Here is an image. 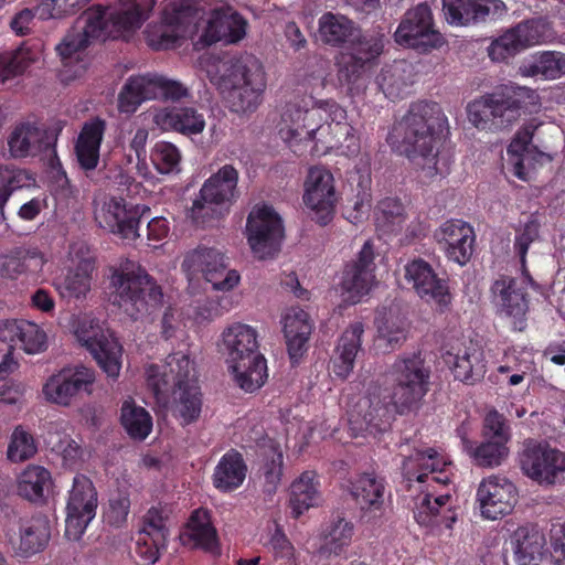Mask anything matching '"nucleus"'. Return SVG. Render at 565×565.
I'll return each mask as SVG.
<instances>
[{
    "label": "nucleus",
    "mask_w": 565,
    "mask_h": 565,
    "mask_svg": "<svg viewBox=\"0 0 565 565\" xmlns=\"http://www.w3.org/2000/svg\"><path fill=\"white\" fill-rule=\"evenodd\" d=\"M157 0H132L126 10L108 12L103 6H93L79 15L72 29L56 46L62 60L72 58L93 41H105L114 32L138 29L150 17Z\"/></svg>",
    "instance_id": "f257e3e1"
},
{
    "label": "nucleus",
    "mask_w": 565,
    "mask_h": 565,
    "mask_svg": "<svg viewBox=\"0 0 565 565\" xmlns=\"http://www.w3.org/2000/svg\"><path fill=\"white\" fill-rule=\"evenodd\" d=\"M447 125L440 106L434 102L413 104L398 124L403 130L402 152L417 167L422 177L430 180L444 173L438 157L439 134Z\"/></svg>",
    "instance_id": "f03ea898"
},
{
    "label": "nucleus",
    "mask_w": 565,
    "mask_h": 565,
    "mask_svg": "<svg viewBox=\"0 0 565 565\" xmlns=\"http://www.w3.org/2000/svg\"><path fill=\"white\" fill-rule=\"evenodd\" d=\"M147 383L157 397H166L170 392L173 394V414L182 425L198 420L202 411V393L189 355L175 352L167 356L163 365H150Z\"/></svg>",
    "instance_id": "7ed1b4c3"
},
{
    "label": "nucleus",
    "mask_w": 565,
    "mask_h": 565,
    "mask_svg": "<svg viewBox=\"0 0 565 565\" xmlns=\"http://www.w3.org/2000/svg\"><path fill=\"white\" fill-rule=\"evenodd\" d=\"M226 362L235 383L247 393L259 390L268 379L267 361L259 352L257 332L245 323H233L223 333Z\"/></svg>",
    "instance_id": "20e7f679"
},
{
    "label": "nucleus",
    "mask_w": 565,
    "mask_h": 565,
    "mask_svg": "<svg viewBox=\"0 0 565 565\" xmlns=\"http://www.w3.org/2000/svg\"><path fill=\"white\" fill-rule=\"evenodd\" d=\"M110 299L132 319L149 313L162 302V290L140 265L126 260L114 269L110 277Z\"/></svg>",
    "instance_id": "39448f33"
},
{
    "label": "nucleus",
    "mask_w": 565,
    "mask_h": 565,
    "mask_svg": "<svg viewBox=\"0 0 565 565\" xmlns=\"http://www.w3.org/2000/svg\"><path fill=\"white\" fill-rule=\"evenodd\" d=\"M230 89L226 102L231 111L253 113L263 102L266 75L260 61L252 54H243L231 61L225 75Z\"/></svg>",
    "instance_id": "423d86ee"
},
{
    "label": "nucleus",
    "mask_w": 565,
    "mask_h": 565,
    "mask_svg": "<svg viewBox=\"0 0 565 565\" xmlns=\"http://www.w3.org/2000/svg\"><path fill=\"white\" fill-rule=\"evenodd\" d=\"M238 175L234 166L225 164L205 180L190 210V216L198 226L205 227L211 220L230 211L239 195Z\"/></svg>",
    "instance_id": "0eeeda50"
},
{
    "label": "nucleus",
    "mask_w": 565,
    "mask_h": 565,
    "mask_svg": "<svg viewBox=\"0 0 565 565\" xmlns=\"http://www.w3.org/2000/svg\"><path fill=\"white\" fill-rule=\"evenodd\" d=\"M391 402L399 414L414 411L428 392L430 371L419 354L403 356L393 365Z\"/></svg>",
    "instance_id": "6e6552de"
},
{
    "label": "nucleus",
    "mask_w": 565,
    "mask_h": 565,
    "mask_svg": "<svg viewBox=\"0 0 565 565\" xmlns=\"http://www.w3.org/2000/svg\"><path fill=\"white\" fill-rule=\"evenodd\" d=\"M520 462L524 475L540 486H565V452L548 443L526 440Z\"/></svg>",
    "instance_id": "1a4fd4ad"
},
{
    "label": "nucleus",
    "mask_w": 565,
    "mask_h": 565,
    "mask_svg": "<svg viewBox=\"0 0 565 565\" xmlns=\"http://www.w3.org/2000/svg\"><path fill=\"white\" fill-rule=\"evenodd\" d=\"M226 259L217 248L199 245L185 253L181 268L189 279L202 275L213 289L230 291L238 285L241 276L237 270L227 269Z\"/></svg>",
    "instance_id": "9d476101"
},
{
    "label": "nucleus",
    "mask_w": 565,
    "mask_h": 565,
    "mask_svg": "<svg viewBox=\"0 0 565 565\" xmlns=\"http://www.w3.org/2000/svg\"><path fill=\"white\" fill-rule=\"evenodd\" d=\"M324 119L319 108L307 107L303 99L289 102L277 124L278 135L295 153L301 154V146L313 142L316 134L323 128Z\"/></svg>",
    "instance_id": "9b49d317"
},
{
    "label": "nucleus",
    "mask_w": 565,
    "mask_h": 565,
    "mask_svg": "<svg viewBox=\"0 0 565 565\" xmlns=\"http://www.w3.org/2000/svg\"><path fill=\"white\" fill-rule=\"evenodd\" d=\"M284 236L282 220L271 206H256L249 212L246 237L256 258H274L280 250Z\"/></svg>",
    "instance_id": "f8f14e48"
},
{
    "label": "nucleus",
    "mask_w": 565,
    "mask_h": 565,
    "mask_svg": "<svg viewBox=\"0 0 565 565\" xmlns=\"http://www.w3.org/2000/svg\"><path fill=\"white\" fill-rule=\"evenodd\" d=\"M98 493L93 481L85 475L73 478L65 507L64 535L70 541H79L89 523L95 519Z\"/></svg>",
    "instance_id": "ddd939ff"
},
{
    "label": "nucleus",
    "mask_w": 565,
    "mask_h": 565,
    "mask_svg": "<svg viewBox=\"0 0 565 565\" xmlns=\"http://www.w3.org/2000/svg\"><path fill=\"white\" fill-rule=\"evenodd\" d=\"M552 36L547 22L530 19L503 31L488 46L493 62L504 63L527 47L546 42Z\"/></svg>",
    "instance_id": "4468645a"
},
{
    "label": "nucleus",
    "mask_w": 565,
    "mask_h": 565,
    "mask_svg": "<svg viewBox=\"0 0 565 565\" xmlns=\"http://www.w3.org/2000/svg\"><path fill=\"white\" fill-rule=\"evenodd\" d=\"M467 111L470 122L478 129H504L520 118L521 103L514 96L491 94L471 102Z\"/></svg>",
    "instance_id": "2eb2a0df"
},
{
    "label": "nucleus",
    "mask_w": 565,
    "mask_h": 565,
    "mask_svg": "<svg viewBox=\"0 0 565 565\" xmlns=\"http://www.w3.org/2000/svg\"><path fill=\"white\" fill-rule=\"evenodd\" d=\"M75 335L107 376L118 377L121 369L122 347L109 330L103 329L93 320L82 321Z\"/></svg>",
    "instance_id": "dca6fc26"
},
{
    "label": "nucleus",
    "mask_w": 565,
    "mask_h": 565,
    "mask_svg": "<svg viewBox=\"0 0 565 565\" xmlns=\"http://www.w3.org/2000/svg\"><path fill=\"white\" fill-rule=\"evenodd\" d=\"M394 38L398 44L424 51L439 47L444 43L441 34L434 29L431 11L426 3L405 13Z\"/></svg>",
    "instance_id": "f3484780"
},
{
    "label": "nucleus",
    "mask_w": 565,
    "mask_h": 565,
    "mask_svg": "<svg viewBox=\"0 0 565 565\" xmlns=\"http://www.w3.org/2000/svg\"><path fill=\"white\" fill-rule=\"evenodd\" d=\"M375 247L371 239H367L356 259L347 264L341 280L342 295L344 300L355 305L366 296L375 285Z\"/></svg>",
    "instance_id": "a211bd4d"
},
{
    "label": "nucleus",
    "mask_w": 565,
    "mask_h": 565,
    "mask_svg": "<svg viewBox=\"0 0 565 565\" xmlns=\"http://www.w3.org/2000/svg\"><path fill=\"white\" fill-rule=\"evenodd\" d=\"M492 299L500 313L509 319L514 330L523 331L526 327L529 300L525 279L501 276L491 286Z\"/></svg>",
    "instance_id": "6ab92c4d"
},
{
    "label": "nucleus",
    "mask_w": 565,
    "mask_h": 565,
    "mask_svg": "<svg viewBox=\"0 0 565 565\" xmlns=\"http://www.w3.org/2000/svg\"><path fill=\"white\" fill-rule=\"evenodd\" d=\"M303 202L312 212V220L321 226L329 224L337 202L333 175L322 168H311L306 180Z\"/></svg>",
    "instance_id": "aec40b11"
},
{
    "label": "nucleus",
    "mask_w": 565,
    "mask_h": 565,
    "mask_svg": "<svg viewBox=\"0 0 565 565\" xmlns=\"http://www.w3.org/2000/svg\"><path fill=\"white\" fill-rule=\"evenodd\" d=\"M150 213V207L140 204H128L122 198H111L105 203L102 213L96 216L100 227L128 241L139 236L141 218Z\"/></svg>",
    "instance_id": "412c9836"
},
{
    "label": "nucleus",
    "mask_w": 565,
    "mask_h": 565,
    "mask_svg": "<svg viewBox=\"0 0 565 565\" xmlns=\"http://www.w3.org/2000/svg\"><path fill=\"white\" fill-rule=\"evenodd\" d=\"M518 500V491L508 478L492 475L484 478L477 489V502L481 515L497 520L509 514Z\"/></svg>",
    "instance_id": "4be33fe9"
},
{
    "label": "nucleus",
    "mask_w": 565,
    "mask_h": 565,
    "mask_svg": "<svg viewBox=\"0 0 565 565\" xmlns=\"http://www.w3.org/2000/svg\"><path fill=\"white\" fill-rule=\"evenodd\" d=\"M94 382L95 371L93 369L83 365L63 369L47 380L43 393L49 401L66 406L79 393L90 394Z\"/></svg>",
    "instance_id": "5701e85b"
},
{
    "label": "nucleus",
    "mask_w": 565,
    "mask_h": 565,
    "mask_svg": "<svg viewBox=\"0 0 565 565\" xmlns=\"http://www.w3.org/2000/svg\"><path fill=\"white\" fill-rule=\"evenodd\" d=\"M541 124L532 120L518 130L511 143L508 147V162L512 167V172L520 180L527 181L539 158L546 153L540 150L541 145H533L535 132L541 128Z\"/></svg>",
    "instance_id": "b1692460"
},
{
    "label": "nucleus",
    "mask_w": 565,
    "mask_h": 565,
    "mask_svg": "<svg viewBox=\"0 0 565 565\" xmlns=\"http://www.w3.org/2000/svg\"><path fill=\"white\" fill-rule=\"evenodd\" d=\"M448 23L471 25L503 17L508 8L502 0H443Z\"/></svg>",
    "instance_id": "393cba45"
},
{
    "label": "nucleus",
    "mask_w": 565,
    "mask_h": 565,
    "mask_svg": "<svg viewBox=\"0 0 565 565\" xmlns=\"http://www.w3.org/2000/svg\"><path fill=\"white\" fill-rule=\"evenodd\" d=\"M60 129H41L30 122H22L14 127L8 138L10 156L22 159L47 152L55 148Z\"/></svg>",
    "instance_id": "a878e982"
},
{
    "label": "nucleus",
    "mask_w": 565,
    "mask_h": 565,
    "mask_svg": "<svg viewBox=\"0 0 565 565\" xmlns=\"http://www.w3.org/2000/svg\"><path fill=\"white\" fill-rule=\"evenodd\" d=\"M435 238L450 260L459 265L469 262L476 237L468 223L461 220L446 221L435 232Z\"/></svg>",
    "instance_id": "bb28decb"
},
{
    "label": "nucleus",
    "mask_w": 565,
    "mask_h": 565,
    "mask_svg": "<svg viewBox=\"0 0 565 565\" xmlns=\"http://www.w3.org/2000/svg\"><path fill=\"white\" fill-rule=\"evenodd\" d=\"M405 277L420 298L434 301L441 310L450 303L451 296L446 281L437 277L427 262L418 258L408 263Z\"/></svg>",
    "instance_id": "cd10ccee"
},
{
    "label": "nucleus",
    "mask_w": 565,
    "mask_h": 565,
    "mask_svg": "<svg viewBox=\"0 0 565 565\" xmlns=\"http://www.w3.org/2000/svg\"><path fill=\"white\" fill-rule=\"evenodd\" d=\"M154 121L163 130L186 137L202 134L206 126L204 114L193 106L167 107L156 114Z\"/></svg>",
    "instance_id": "c85d7f7f"
},
{
    "label": "nucleus",
    "mask_w": 565,
    "mask_h": 565,
    "mask_svg": "<svg viewBox=\"0 0 565 565\" xmlns=\"http://www.w3.org/2000/svg\"><path fill=\"white\" fill-rule=\"evenodd\" d=\"M312 331L309 315L302 309H292L284 318V335L291 364H297L308 351Z\"/></svg>",
    "instance_id": "c756f323"
},
{
    "label": "nucleus",
    "mask_w": 565,
    "mask_h": 565,
    "mask_svg": "<svg viewBox=\"0 0 565 565\" xmlns=\"http://www.w3.org/2000/svg\"><path fill=\"white\" fill-rule=\"evenodd\" d=\"M248 472L242 452L231 448L218 460L212 475V483L222 493L237 490L245 481Z\"/></svg>",
    "instance_id": "7c9ffc66"
},
{
    "label": "nucleus",
    "mask_w": 565,
    "mask_h": 565,
    "mask_svg": "<svg viewBox=\"0 0 565 565\" xmlns=\"http://www.w3.org/2000/svg\"><path fill=\"white\" fill-rule=\"evenodd\" d=\"M545 535L533 524L519 526L512 535L514 559L518 565H541L545 555Z\"/></svg>",
    "instance_id": "2f4dec72"
},
{
    "label": "nucleus",
    "mask_w": 565,
    "mask_h": 565,
    "mask_svg": "<svg viewBox=\"0 0 565 565\" xmlns=\"http://www.w3.org/2000/svg\"><path fill=\"white\" fill-rule=\"evenodd\" d=\"M363 324L355 322L350 324L341 334L331 360L332 372L337 377L345 380L354 369L355 359L361 350Z\"/></svg>",
    "instance_id": "473e14b6"
},
{
    "label": "nucleus",
    "mask_w": 565,
    "mask_h": 565,
    "mask_svg": "<svg viewBox=\"0 0 565 565\" xmlns=\"http://www.w3.org/2000/svg\"><path fill=\"white\" fill-rule=\"evenodd\" d=\"M19 555L30 557L42 552L47 546L51 537L49 519L42 514L21 518L19 520Z\"/></svg>",
    "instance_id": "72a5a7b5"
},
{
    "label": "nucleus",
    "mask_w": 565,
    "mask_h": 565,
    "mask_svg": "<svg viewBox=\"0 0 565 565\" xmlns=\"http://www.w3.org/2000/svg\"><path fill=\"white\" fill-rule=\"evenodd\" d=\"M320 482L313 470L303 471L290 484L289 508L294 519L300 518L320 501Z\"/></svg>",
    "instance_id": "f704fd0d"
},
{
    "label": "nucleus",
    "mask_w": 565,
    "mask_h": 565,
    "mask_svg": "<svg viewBox=\"0 0 565 565\" xmlns=\"http://www.w3.org/2000/svg\"><path fill=\"white\" fill-rule=\"evenodd\" d=\"M446 462L439 458L437 452L429 448L423 451H416L403 461V475L408 482L416 480L419 483L434 481L446 483L448 477L429 476L437 471L443 472Z\"/></svg>",
    "instance_id": "c9c22d12"
},
{
    "label": "nucleus",
    "mask_w": 565,
    "mask_h": 565,
    "mask_svg": "<svg viewBox=\"0 0 565 565\" xmlns=\"http://www.w3.org/2000/svg\"><path fill=\"white\" fill-rule=\"evenodd\" d=\"M247 20L238 12L209 21L201 40L206 45L217 42L234 44L243 40L247 31Z\"/></svg>",
    "instance_id": "e433bc0d"
},
{
    "label": "nucleus",
    "mask_w": 565,
    "mask_h": 565,
    "mask_svg": "<svg viewBox=\"0 0 565 565\" xmlns=\"http://www.w3.org/2000/svg\"><path fill=\"white\" fill-rule=\"evenodd\" d=\"M42 55V44L39 40L24 41L12 51L0 53V79L6 81L21 75Z\"/></svg>",
    "instance_id": "4c0bfd02"
},
{
    "label": "nucleus",
    "mask_w": 565,
    "mask_h": 565,
    "mask_svg": "<svg viewBox=\"0 0 565 565\" xmlns=\"http://www.w3.org/2000/svg\"><path fill=\"white\" fill-rule=\"evenodd\" d=\"M184 545L213 551L217 546V533L206 510H194L180 535Z\"/></svg>",
    "instance_id": "58836bf2"
},
{
    "label": "nucleus",
    "mask_w": 565,
    "mask_h": 565,
    "mask_svg": "<svg viewBox=\"0 0 565 565\" xmlns=\"http://www.w3.org/2000/svg\"><path fill=\"white\" fill-rule=\"evenodd\" d=\"M156 99L151 74L132 75L122 85L117 107L119 113L131 115L147 100Z\"/></svg>",
    "instance_id": "ea45409f"
},
{
    "label": "nucleus",
    "mask_w": 565,
    "mask_h": 565,
    "mask_svg": "<svg viewBox=\"0 0 565 565\" xmlns=\"http://www.w3.org/2000/svg\"><path fill=\"white\" fill-rule=\"evenodd\" d=\"M449 501L450 495L448 494L433 497L429 492H422L415 498V520L424 526H435L445 523L447 527H450L455 518L441 515L444 511L450 510Z\"/></svg>",
    "instance_id": "a19ab883"
},
{
    "label": "nucleus",
    "mask_w": 565,
    "mask_h": 565,
    "mask_svg": "<svg viewBox=\"0 0 565 565\" xmlns=\"http://www.w3.org/2000/svg\"><path fill=\"white\" fill-rule=\"evenodd\" d=\"M199 7L195 0H172L162 4L161 23L188 34L199 19Z\"/></svg>",
    "instance_id": "79ce46f5"
},
{
    "label": "nucleus",
    "mask_w": 565,
    "mask_h": 565,
    "mask_svg": "<svg viewBox=\"0 0 565 565\" xmlns=\"http://www.w3.org/2000/svg\"><path fill=\"white\" fill-rule=\"evenodd\" d=\"M51 484L52 476L47 469L30 465L19 476L18 493L32 503H42Z\"/></svg>",
    "instance_id": "37998d69"
},
{
    "label": "nucleus",
    "mask_w": 565,
    "mask_h": 565,
    "mask_svg": "<svg viewBox=\"0 0 565 565\" xmlns=\"http://www.w3.org/2000/svg\"><path fill=\"white\" fill-rule=\"evenodd\" d=\"M450 362L455 377L466 384L472 385L486 374L483 352L476 345L457 353Z\"/></svg>",
    "instance_id": "c03bdc74"
},
{
    "label": "nucleus",
    "mask_w": 565,
    "mask_h": 565,
    "mask_svg": "<svg viewBox=\"0 0 565 565\" xmlns=\"http://www.w3.org/2000/svg\"><path fill=\"white\" fill-rule=\"evenodd\" d=\"M45 264L44 255L36 248H15L1 263V273L8 278H15L24 273L41 271Z\"/></svg>",
    "instance_id": "a18cd8bd"
},
{
    "label": "nucleus",
    "mask_w": 565,
    "mask_h": 565,
    "mask_svg": "<svg viewBox=\"0 0 565 565\" xmlns=\"http://www.w3.org/2000/svg\"><path fill=\"white\" fill-rule=\"evenodd\" d=\"M507 441L484 438L476 446L473 441L462 437L463 450L472 458L473 462L483 468H493L500 466L508 457L509 449Z\"/></svg>",
    "instance_id": "49530a36"
},
{
    "label": "nucleus",
    "mask_w": 565,
    "mask_h": 565,
    "mask_svg": "<svg viewBox=\"0 0 565 565\" xmlns=\"http://www.w3.org/2000/svg\"><path fill=\"white\" fill-rule=\"evenodd\" d=\"M318 32L324 44L339 47L353 39L354 24L341 14L323 13L318 21Z\"/></svg>",
    "instance_id": "de8ad7c7"
},
{
    "label": "nucleus",
    "mask_w": 565,
    "mask_h": 565,
    "mask_svg": "<svg viewBox=\"0 0 565 565\" xmlns=\"http://www.w3.org/2000/svg\"><path fill=\"white\" fill-rule=\"evenodd\" d=\"M93 266L82 260L75 268L67 270L64 277L55 279V287L63 298H82L90 290Z\"/></svg>",
    "instance_id": "09e8293b"
},
{
    "label": "nucleus",
    "mask_w": 565,
    "mask_h": 565,
    "mask_svg": "<svg viewBox=\"0 0 565 565\" xmlns=\"http://www.w3.org/2000/svg\"><path fill=\"white\" fill-rule=\"evenodd\" d=\"M354 526L344 518L335 516L323 530V544L320 547L321 555H341L350 545Z\"/></svg>",
    "instance_id": "8fccbe9b"
},
{
    "label": "nucleus",
    "mask_w": 565,
    "mask_h": 565,
    "mask_svg": "<svg viewBox=\"0 0 565 565\" xmlns=\"http://www.w3.org/2000/svg\"><path fill=\"white\" fill-rule=\"evenodd\" d=\"M522 76H542L546 79H555L565 75V53L545 51L530 63L520 66Z\"/></svg>",
    "instance_id": "3c124183"
},
{
    "label": "nucleus",
    "mask_w": 565,
    "mask_h": 565,
    "mask_svg": "<svg viewBox=\"0 0 565 565\" xmlns=\"http://www.w3.org/2000/svg\"><path fill=\"white\" fill-rule=\"evenodd\" d=\"M263 491L273 495L277 492L284 473V454L279 445H271L260 452Z\"/></svg>",
    "instance_id": "603ef678"
},
{
    "label": "nucleus",
    "mask_w": 565,
    "mask_h": 565,
    "mask_svg": "<svg viewBox=\"0 0 565 565\" xmlns=\"http://www.w3.org/2000/svg\"><path fill=\"white\" fill-rule=\"evenodd\" d=\"M120 423L130 438L145 440L152 430V417L141 406L132 401L124 402L120 412Z\"/></svg>",
    "instance_id": "864d4df0"
},
{
    "label": "nucleus",
    "mask_w": 565,
    "mask_h": 565,
    "mask_svg": "<svg viewBox=\"0 0 565 565\" xmlns=\"http://www.w3.org/2000/svg\"><path fill=\"white\" fill-rule=\"evenodd\" d=\"M35 179L25 169L12 164L0 166V223L6 220L4 206L12 193L30 186Z\"/></svg>",
    "instance_id": "5fc2aeb1"
},
{
    "label": "nucleus",
    "mask_w": 565,
    "mask_h": 565,
    "mask_svg": "<svg viewBox=\"0 0 565 565\" xmlns=\"http://www.w3.org/2000/svg\"><path fill=\"white\" fill-rule=\"evenodd\" d=\"M383 480L379 481L374 473H363L351 482L350 492L362 509L379 508L383 502Z\"/></svg>",
    "instance_id": "6e6d98bb"
},
{
    "label": "nucleus",
    "mask_w": 565,
    "mask_h": 565,
    "mask_svg": "<svg viewBox=\"0 0 565 565\" xmlns=\"http://www.w3.org/2000/svg\"><path fill=\"white\" fill-rule=\"evenodd\" d=\"M367 406L363 415L365 429L370 434H382L388 428V404L380 397H367L364 401Z\"/></svg>",
    "instance_id": "4d7b16f0"
},
{
    "label": "nucleus",
    "mask_w": 565,
    "mask_h": 565,
    "mask_svg": "<svg viewBox=\"0 0 565 565\" xmlns=\"http://www.w3.org/2000/svg\"><path fill=\"white\" fill-rule=\"evenodd\" d=\"M20 334L18 344L28 354H36L47 349L46 332L36 323L20 319Z\"/></svg>",
    "instance_id": "13d9d810"
},
{
    "label": "nucleus",
    "mask_w": 565,
    "mask_h": 565,
    "mask_svg": "<svg viewBox=\"0 0 565 565\" xmlns=\"http://www.w3.org/2000/svg\"><path fill=\"white\" fill-rule=\"evenodd\" d=\"M150 160L158 172L170 173L178 169L181 161L180 150L171 142L158 141L153 146Z\"/></svg>",
    "instance_id": "bf43d9fd"
},
{
    "label": "nucleus",
    "mask_w": 565,
    "mask_h": 565,
    "mask_svg": "<svg viewBox=\"0 0 565 565\" xmlns=\"http://www.w3.org/2000/svg\"><path fill=\"white\" fill-rule=\"evenodd\" d=\"M36 449L33 436L19 426L12 434V438L8 447V458L14 462H21L33 457Z\"/></svg>",
    "instance_id": "052dcab7"
},
{
    "label": "nucleus",
    "mask_w": 565,
    "mask_h": 565,
    "mask_svg": "<svg viewBox=\"0 0 565 565\" xmlns=\"http://www.w3.org/2000/svg\"><path fill=\"white\" fill-rule=\"evenodd\" d=\"M89 0H41L35 8V14L41 19H57L74 14Z\"/></svg>",
    "instance_id": "680f3d73"
},
{
    "label": "nucleus",
    "mask_w": 565,
    "mask_h": 565,
    "mask_svg": "<svg viewBox=\"0 0 565 565\" xmlns=\"http://www.w3.org/2000/svg\"><path fill=\"white\" fill-rule=\"evenodd\" d=\"M268 546L275 559L289 565H299L296 562V550L290 540L285 534L279 524L275 525V531L271 533Z\"/></svg>",
    "instance_id": "e2e57ef3"
},
{
    "label": "nucleus",
    "mask_w": 565,
    "mask_h": 565,
    "mask_svg": "<svg viewBox=\"0 0 565 565\" xmlns=\"http://www.w3.org/2000/svg\"><path fill=\"white\" fill-rule=\"evenodd\" d=\"M185 36L186 34L179 30L164 26L163 23L153 30L147 31L148 45L156 51L173 49L179 44V41Z\"/></svg>",
    "instance_id": "0e129e2a"
},
{
    "label": "nucleus",
    "mask_w": 565,
    "mask_h": 565,
    "mask_svg": "<svg viewBox=\"0 0 565 565\" xmlns=\"http://www.w3.org/2000/svg\"><path fill=\"white\" fill-rule=\"evenodd\" d=\"M130 511V499L127 494L118 492L110 497L108 508L104 518L106 522L115 527H120L127 522Z\"/></svg>",
    "instance_id": "69168bd1"
},
{
    "label": "nucleus",
    "mask_w": 565,
    "mask_h": 565,
    "mask_svg": "<svg viewBox=\"0 0 565 565\" xmlns=\"http://www.w3.org/2000/svg\"><path fill=\"white\" fill-rule=\"evenodd\" d=\"M154 98L180 100L189 96V89L180 82L151 74Z\"/></svg>",
    "instance_id": "338daca9"
},
{
    "label": "nucleus",
    "mask_w": 565,
    "mask_h": 565,
    "mask_svg": "<svg viewBox=\"0 0 565 565\" xmlns=\"http://www.w3.org/2000/svg\"><path fill=\"white\" fill-rule=\"evenodd\" d=\"M363 61L353 54H342L338 63V78L341 83L354 84L365 71Z\"/></svg>",
    "instance_id": "774afa93"
}]
</instances>
